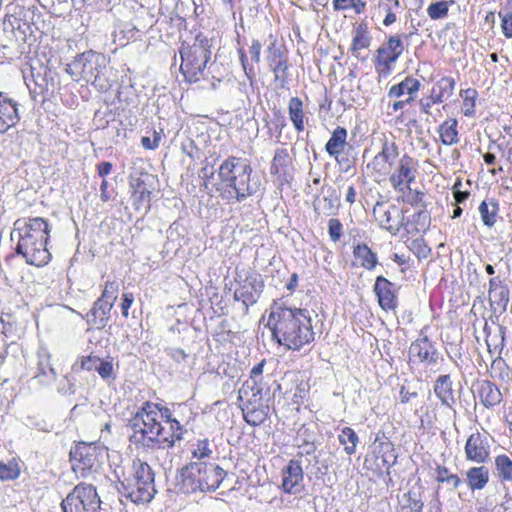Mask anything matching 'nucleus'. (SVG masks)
<instances>
[{"label":"nucleus","instance_id":"32","mask_svg":"<svg viewBox=\"0 0 512 512\" xmlns=\"http://www.w3.org/2000/svg\"><path fill=\"white\" fill-rule=\"evenodd\" d=\"M455 80L452 77H442L439 79L431 91L433 103H442L448 100L454 92Z\"/></svg>","mask_w":512,"mask_h":512},{"label":"nucleus","instance_id":"13","mask_svg":"<svg viewBox=\"0 0 512 512\" xmlns=\"http://www.w3.org/2000/svg\"><path fill=\"white\" fill-rule=\"evenodd\" d=\"M271 42L267 48V62L271 71L274 73L275 82H279L281 88L288 84V58L285 48L276 44V40L270 34Z\"/></svg>","mask_w":512,"mask_h":512},{"label":"nucleus","instance_id":"45","mask_svg":"<svg viewBox=\"0 0 512 512\" xmlns=\"http://www.w3.org/2000/svg\"><path fill=\"white\" fill-rule=\"evenodd\" d=\"M460 96L463 99L462 111H463L464 115H466V116L473 115L475 112V106H476L475 102H476V99L478 96L477 91L475 89L468 88V89L462 90L460 92Z\"/></svg>","mask_w":512,"mask_h":512},{"label":"nucleus","instance_id":"52","mask_svg":"<svg viewBox=\"0 0 512 512\" xmlns=\"http://www.w3.org/2000/svg\"><path fill=\"white\" fill-rule=\"evenodd\" d=\"M436 473V479L438 482L452 484L454 488H457L462 483L458 475L450 473L444 466H438L436 468Z\"/></svg>","mask_w":512,"mask_h":512},{"label":"nucleus","instance_id":"1","mask_svg":"<svg viewBox=\"0 0 512 512\" xmlns=\"http://www.w3.org/2000/svg\"><path fill=\"white\" fill-rule=\"evenodd\" d=\"M273 339L288 350H300L314 340L312 319L307 309L275 305L268 318Z\"/></svg>","mask_w":512,"mask_h":512},{"label":"nucleus","instance_id":"64","mask_svg":"<svg viewBox=\"0 0 512 512\" xmlns=\"http://www.w3.org/2000/svg\"><path fill=\"white\" fill-rule=\"evenodd\" d=\"M214 174V163H210L208 159H205L204 165L199 171V177L203 180H209L214 176Z\"/></svg>","mask_w":512,"mask_h":512},{"label":"nucleus","instance_id":"23","mask_svg":"<svg viewBox=\"0 0 512 512\" xmlns=\"http://www.w3.org/2000/svg\"><path fill=\"white\" fill-rule=\"evenodd\" d=\"M149 179V175H144L131 180L132 198L137 209L144 208L147 210L150 208L151 190L147 183Z\"/></svg>","mask_w":512,"mask_h":512},{"label":"nucleus","instance_id":"41","mask_svg":"<svg viewBox=\"0 0 512 512\" xmlns=\"http://www.w3.org/2000/svg\"><path fill=\"white\" fill-rule=\"evenodd\" d=\"M338 440L344 446L346 454L352 455L356 452L359 438L352 428L344 427L338 435Z\"/></svg>","mask_w":512,"mask_h":512},{"label":"nucleus","instance_id":"55","mask_svg":"<svg viewBox=\"0 0 512 512\" xmlns=\"http://www.w3.org/2000/svg\"><path fill=\"white\" fill-rule=\"evenodd\" d=\"M167 423L169 424V429L168 430L166 429V435L169 437L168 440L173 439V446H174L176 441H179L182 439L183 426L175 418H172Z\"/></svg>","mask_w":512,"mask_h":512},{"label":"nucleus","instance_id":"10","mask_svg":"<svg viewBox=\"0 0 512 512\" xmlns=\"http://www.w3.org/2000/svg\"><path fill=\"white\" fill-rule=\"evenodd\" d=\"M407 34H394L386 38L377 49L374 64L380 73L389 74L392 66L398 61L405 50L403 39L408 40Z\"/></svg>","mask_w":512,"mask_h":512},{"label":"nucleus","instance_id":"7","mask_svg":"<svg viewBox=\"0 0 512 512\" xmlns=\"http://www.w3.org/2000/svg\"><path fill=\"white\" fill-rule=\"evenodd\" d=\"M154 477L149 464L133 461L132 474L121 482L119 493L135 504L149 503L156 494Z\"/></svg>","mask_w":512,"mask_h":512},{"label":"nucleus","instance_id":"40","mask_svg":"<svg viewBox=\"0 0 512 512\" xmlns=\"http://www.w3.org/2000/svg\"><path fill=\"white\" fill-rule=\"evenodd\" d=\"M346 132L347 130H334L325 146L329 155L337 156L344 151L347 138Z\"/></svg>","mask_w":512,"mask_h":512},{"label":"nucleus","instance_id":"56","mask_svg":"<svg viewBox=\"0 0 512 512\" xmlns=\"http://www.w3.org/2000/svg\"><path fill=\"white\" fill-rule=\"evenodd\" d=\"M407 189L409 191L405 196V201L412 206L425 208L426 204L424 202V193L417 190H412L410 187Z\"/></svg>","mask_w":512,"mask_h":512},{"label":"nucleus","instance_id":"14","mask_svg":"<svg viewBox=\"0 0 512 512\" xmlns=\"http://www.w3.org/2000/svg\"><path fill=\"white\" fill-rule=\"evenodd\" d=\"M373 215L380 227L396 235L404 226V212L395 205L377 202L373 208Z\"/></svg>","mask_w":512,"mask_h":512},{"label":"nucleus","instance_id":"51","mask_svg":"<svg viewBox=\"0 0 512 512\" xmlns=\"http://www.w3.org/2000/svg\"><path fill=\"white\" fill-rule=\"evenodd\" d=\"M20 474V469L15 461L8 463L0 462V479L9 481L16 479Z\"/></svg>","mask_w":512,"mask_h":512},{"label":"nucleus","instance_id":"38","mask_svg":"<svg viewBox=\"0 0 512 512\" xmlns=\"http://www.w3.org/2000/svg\"><path fill=\"white\" fill-rule=\"evenodd\" d=\"M353 253L355 258L360 261L361 266L365 269L372 270L376 267L377 256L366 244H358L354 248Z\"/></svg>","mask_w":512,"mask_h":512},{"label":"nucleus","instance_id":"2","mask_svg":"<svg viewBox=\"0 0 512 512\" xmlns=\"http://www.w3.org/2000/svg\"><path fill=\"white\" fill-rule=\"evenodd\" d=\"M252 167L246 159L230 156L218 168L216 190L229 203L242 202L256 193L259 186L251 179Z\"/></svg>","mask_w":512,"mask_h":512},{"label":"nucleus","instance_id":"58","mask_svg":"<svg viewBox=\"0 0 512 512\" xmlns=\"http://www.w3.org/2000/svg\"><path fill=\"white\" fill-rule=\"evenodd\" d=\"M501 18V29L506 38H512V11L499 12Z\"/></svg>","mask_w":512,"mask_h":512},{"label":"nucleus","instance_id":"9","mask_svg":"<svg viewBox=\"0 0 512 512\" xmlns=\"http://www.w3.org/2000/svg\"><path fill=\"white\" fill-rule=\"evenodd\" d=\"M63 512H106L96 488L91 484L80 483L62 500Z\"/></svg>","mask_w":512,"mask_h":512},{"label":"nucleus","instance_id":"24","mask_svg":"<svg viewBox=\"0 0 512 512\" xmlns=\"http://www.w3.org/2000/svg\"><path fill=\"white\" fill-rule=\"evenodd\" d=\"M372 42V36L369 32L367 24L361 23L354 29L350 52L359 60H365L366 57L361 55V51L368 49Z\"/></svg>","mask_w":512,"mask_h":512},{"label":"nucleus","instance_id":"54","mask_svg":"<svg viewBox=\"0 0 512 512\" xmlns=\"http://www.w3.org/2000/svg\"><path fill=\"white\" fill-rule=\"evenodd\" d=\"M181 149L190 159L195 160L199 158L200 149L190 135L181 142Z\"/></svg>","mask_w":512,"mask_h":512},{"label":"nucleus","instance_id":"15","mask_svg":"<svg viewBox=\"0 0 512 512\" xmlns=\"http://www.w3.org/2000/svg\"><path fill=\"white\" fill-rule=\"evenodd\" d=\"M398 155V147L395 142L386 138L382 144L381 151L368 164V168L373 170L375 177L384 178L391 173L393 166L397 162Z\"/></svg>","mask_w":512,"mask_h":512},{"label":"nucleus","instance_id":"39","mask_svg":"<svg viewBox=\"0 0 512 512\" xmlns=\"http://www.w3.org/2000/svg\"><path fill=\"white\" fill-rule=\"evenodd\" d=\"M289 117L295 128H303L307 118L303 110V102L298 97H292L288 104Z\"/></svg>","mask_w":512,"mask_h":512},{"label":"nucleus","instance_id":"48","mask_svg":"<svg viewBox=\"0 0 512 512\" xmlns=\"http://www.w3.org/2000/svg\"><path fill=\"white\" fill-rule=\"evenodd\" d=\"M97 368L95 371L99 374V376L104 379H115V371L113 366V359L110 356H107L106 358H100L98 359V364L96 366Z\"/></svg>","mask_w":512,"mask_h":512},{"label":"nucleus","instance_id":"61","mask_svg":"<svg viewBox=\"0 0 512 512\" xmlns=\"http://www.w3.org/2000/svg\"><path fill=\"white\" fill-rule=\"evenodd\" d=\"M99 357L96 355L81 356L78 359L80 368L86 371H95Z\"/></svg>","mask_w":512,"mask_h":512},{"label":"nucleus","instance_id":"30","mask_svg":"<svg viewBox=\"0 0 512 512\" xmlns=\"http://www.w3.org/2000/svg\"><path fill=\"white\" fill-rule=\"evenodd\" d=\"M421 87V83L419 80L412 78V77H406L403 81H401L397 85H393L388 95L390 97H401L405 94L408 95V101H413L417 97V93Z\"/></svg>","mask_w":512,"mask_h":512},{"label":"nucleus","instance_id":"19","mask_svg":"<svg viewBox=\"0 0 512 512\" xmlns=\"http://www.w3.org/2000/svg\"><path fill=\"white\" fill-rule=\"evenodd\" d=\"M465 455L469 461L485 463L490 455L488 438L479 432L471 434L466 441Z\"/></svg>","mask_w":512,"mask_h":512},{"label":"nucleus","instance_id":"28","mask_svg":"<svg viewBox=\"0 0 512 512\" xmlns=\"http://www.w3.org/2000/svg\"><path fill=\"white\" fill-rule=\"evenodd\" d=\"M478 396L481 403L486 407H494L502 401V394L499 388L489 380H482L477 386Z\"/></svg>","mask_w":512,"mask_h":512},{"label":"nucleus","instance_id":"44","mask_svg":"<svg viewBox=\"0 0 512 512\" xmlns=\"http://www.w3.org/2000/svg\"><path fill=\"white\" fill-rule=\"evenodd\" d=\"M379 448V453H382V464L387 468V472L389 473V469L397 462V455L395 454L394 446L391 442L384 441L379 444Z\"/></svg>","mask_w":512,"mask_h":512},{"label":"nucleus","instance_id":"60","mask_svg":"<svg viewBox=\"0 0 512 512\" xmlns=\"http://www.w3.org/2000/svg\"><path fill=\"white\" fill-rule=\"evenodd\" d=\"M57 390L59 393L64 395L74 394L76 391L74 379L69 375H65L64 378L59 382Z\"/></svg>","mask_w":512,"mask_h":512},{"label":"nucleus","instance_id":"6","mask_svg":"<svg viewBox=\"0 0 512 512\" xmlns=\"http://www.w3.org/2000/svg\"><path fill=\"white\" fill-rule=\"evenodd\" d=\"M106 57L92 50L83 52L66 65V72L74 81L91 83L99 91L105 92L111 88L110 81L105 77Z\"/></svg>","mask_w":512,"mask_h":512},{"label":"nucleus","instance_id":"17","mask_svg":"<svg viewBox=\"0 0 512 512\" xmlns=\"http://www.w3.org/2000/svg\"><path fill=\"white\" fill-rule=\"evenodd\" d=\"M264 284L261 276L251 273L240 283L234 292V299L241 301L247 310L250 305L255 304L263 290Z\"/></svg>","mask_w":512,"mask_h":512},{"label":"nucleus","instance_id":"18","mask_svg":"<svg viewBox=\"0 0 512 512\" xmlns=\"http://www.w3.org/2000/svg\"><path fill=\"white\" fill-rule=\"evenodd\" d=\"M410 361L418 360L420 363L435 364L438 360V352L433 342L424 335L421 330L420 337L413 341L409 348Z\"/></svg>","mask_w":512,"mask_h":512},{"label":"nucleus","instance_id":"35","mask_svg":"<svg viewBox=\"0 0 512 512\" xmlns=\"http://www.w3.org/2000/svg\"><path fill=\"white\" fill-rule=\"evenodd\" d=\"M339 206L340 203L338 197L334 192H331L329 195L315 200L314 211L318 215L332 216L337 214Z\"/></svg>","mask_w":512,"mask_h":512},{"label":"nucleus","instance_id":"25","mask_svg":"<svg viewBox=\"0 0 512 512\" xmlns=\"http://www.w3.org/2000/svg\"><path fill=\"white\" fill-rule=\"evenodd\" d=\"M111 309L112 307H109L108 304L97 299L86 314L87 324L97 329H103L108 323Z\"/></svg>","mask_w":512,"mask_h":512},{"label":"nucleus","instance_id":"31","mask_svg":"<svg viewBox=\"0 0 512 512\" xmlns=\"http://www.w3.org/2000/svg\"><path fill=\"white\" fill-rule=\"evenodd\" d=\"M291 166V158L287 149L279 148L275 151L270 172L273 175L278 176L280 179H286L289 174V169Z\"/></svg>","mask_w":512,"mask_h":512},{"label":"nucleus","instance_id":"63","mask_svg":"<svg viewBox=\"0 0 512 512\" xmlns=\"http://www.w3.org/2000/svg\"><path fill=\"white\" fill-rule=\"evenodd\" d=\"M443 144L452 145L458 142L457 130H436Z\"/></svg>","mask_w":512,"mask_h":512},{"label":"nucleus","instance_id":"37","mask_svg":"<svg viewBox=\"0 0 512 512\" xmlns=\"http://www.w3.org/2000/svg\"><path fill=\"white\" fill-rule=\"evenodd\" d=\"M471 490H482L489 481V470L485 466L472 467L466 472Z\"/></svg>","mask_w":512,"mask_h":512},{"label":"nucleus","instance_id":"20","mask_svg":"<svg viewBox=\"0 0 512 512\" xmlns=\"http://www.w3.org/2000/svg\"><path fill=\"white\" fill-rule=\"evenodd\" d=\"M33 378L42 386H48L57 379V372L51 362V354L46 348H39Z\"/></svg>","mask_w":512,"mask_h":512},{"label":"nucleus","instance_id":"12","mask_svg":"<svg viewBox=\"0 0 512 512\" xmlns=\"http://www.w3.org/2000/svg\"><path fill=\"white\" fill-rule=\"evenodd\" d=\"M418 170L417 161L404 154L401 158L397 159L394 169L391 170L390 183L392 187L399 192H404L406 188L415 182Z\"/></svg>","mask_w":512,"mask_h":512},{"label":"nucleus","instance_id":"42","mask_svg":"<svg viewBox=\"0 0 512 512\" xmlns=\"http://www.w3.org/2000/svg\"><path fill=\"white\" fill-rule=\"evenodd\" d=\"M495 467L498 477L502 481L512 482V460L507 455H498L495 458Z\"/></svg>","mask_w":512,"mask_h":512},{"label":"nucleus","instance_id":"34","mask_svg":"<svg viewBox=\"0 0 512 512\" xmlns=\"http://www.w3.org/2000/svg\"><path fill=\"white\" fill-rule=\"evenodd\" d=\"M478 210L483 224L488 228H492L498 218V201L494 198L485 199L480 203Z\"/></svg>","mask_w":512,"mask_h":512},{"label":"nucleus","instance_id":"59","mask_svg":"<svg viewBox=\"0 0 512 512\" xmlns=\"http://www.w3.org/2000/svg\"><path fill=\"white\" fill-rule=\"evenodd\" d=\"M406 498L407 506L410 512H421L423 508V502L417 497L416 493L408 491L403 495Z\"/></svg>","mask_w":512,"mask_h":512},{"label":"nucleus","instance_id":"8","mask_svg":"<svg viewBox=\"0 0 512 512\" xmlns=\"http://www.w3.org/2000/svg\"><path fill=\"white\" fill-rule=\"evenodd\" d=\"M180 69L187 80L196 82L203 75L204 69L211 57L209 40L197 35L192 45H183L180 50Z\"/></svg>","mask_w":512,"mask_h":512},{"label":"nucleus","instance_id":"22","mask_svg":"<svg viewBox=\"0 0 512 512\" xmlns=\"http://www.w3.org/2000/svg\"><path fill=\"white\" fill-rule=\"evenodd\" d=\"M374 292L383 310H394L397 307L395 284L384 276H378L374 284Z\"/></svg>","mask_w":512,"mask_h":512},{"label":"nucleus","instance_id":"26","mask_svg":"<svg viewBox=\"0 0 512 512\" xmlns=\"http://www.w3.org/2000/svg\"><path fill=\"white\" fill-rule=\"evenodd\" d=\"M264 365L265 361L263 360L251 369L250 379L245 381L239 390L238 398L240 401H243L244 398H248L250 395L257 396V394L262 393V387L258 378H260L263 373Z\"/></svg>","mask_w":512,"mask_h":512},{"label":"nucleus","instance_id":"36","mask_svg":"<svg viewBox=\"0 0 512 512\" xmlns=\"http://www.w3.org/2000/svg\"><path fill=\"white\" fill-rule=\"evenodd\" d=\"M16 103L11 99H4L0 105V128H13L18 122Z\"/></svg>","mask_w":512,"mask_h":512},{"label":"nucleus","instance_id":"62","mask_svg":"<svg viewBox=\"0 0 512 512\" xmlns=\"http://www.w3.org/2000/svg\"><path fill=\"white\" fill-rule=\"evenodd\" d=\"M411 250L418 256V257H427V255L430 252V249L425 244L424 239L419 238L415 239L411 243Z\"/></svg>","mask_w":512,"mask_h":512},{"label":"nucleus","instance_id":"46","mask_svg":"<svg viewBox=\"0 0 512 512\" xmlns=\"http://www.w3.org/2000/svg\"><path fill=\"white\" fill-rule=\"evenodd\" d=\"M455 2L453 0L451 1H438L436 3H432L427 8V14L428 16L433 19H442L447 16L449 5L454 4Z\"/></svg>","mask_w":512,"mask_h":512},{"label":"nucleus","instance_id":"21","mask_svg":"<svg viewBox=\"0 0 512 512\" xmlns=\"http://www.w3.org/2000/svg\"><path fill=\"white\" fill-rule=\"evenodd\" d=\"M246 402L242 406L244 420L251 426L262 424L268 416V407L261 403L262 393L257 396L245 398Z\"/></svg>","mask_w":512,"mask_h":512},{"label":"nucleus","instance_id":"5","mask_svg":"<svg viewBox=\"0 0 512 512\" xmlns=\"http://www.w3.org/2000/svg\"><path fill=\"white\" fill-rule=\"evenodd\" d=\"M227 472L219 465L191 462L180 470L178 485L183 493L211 492L219 488Z\"/></svg>","mask_w":512,"mask_h":512},{"label":"nucleus","instance_id":"50","mask_svg":"<svg viewBox=\"0 0 512 512\" xmlns=\"http://www.w3.org/2000/svg\"><path fill=\"white\" fill-rule=\"evenodd\" d=\"M117 97L120 102H124L127 105H134L138 100L136 90L131 84L121 85L118 89Z\"/></svg>","mask_w":512,"mask_h":512},{"label":"nucleus","instance_id":"53","mask_svg":"<svg viewBox=\"0 0 512 512\" xmlns=\"http://www.w3.org/2000/svg\"><path fill=\"white\" fill-rule=\"evenodd\" d=\"M213 451L211 449V445L208 439L198 440L195 444V448L192 452L194 458L199 460L209 458L212 455Z\"/></svg>","mask_w":512,"mask_h":512},{"label":"nucleus","instance_id":"4","mask_svg":"<svg viewBox=\"0 0 512 512\" xmlns=\"http://www.w3.org/2000/svg\"><path fill=\"white\" fill-rule=\"evenodd\" d=\"M48 237L47 221L40 217L30 218L22 228H18L16 252L21 254L28 264L43 266L48 263L51 256L46 247Z\"/></svg>","mask_w":512,"mask_h":512},{"label":"nucleus","instance_id":"29","mask_svg":"<svg viewBox=\"0 0 512 512\" xmlns=\"http://www.w3.org/2000/svg\"><path fill=\"white\" fill-rule=\"evenodd\" d=\"M434 393L441 401L442 405L452 408L455 404V398L450 375H440L436 379L434 384Z\"/></svg>","mask_w":512,"mask_h":512},{"label":"nucleus","instance_id":"49","mask_svg":"<svg viewBox=\"0 0 512 512\" xmlns=\"http://www.w3.org/2000/svg\"><path fill=\"white\" fill-rule=\"evenodd\" d=\"M119 291V284L116 281H107L105 283L101 297L98 300H102L103 303L108 304L109 307H113Z\"/></svg>","mask_w":512,"mask_h":512},{"label":"nucleus","instance_id":"47","mask_svg":"<svg viewBox=\"0 0 512 512\" xmlns=\"http://www.w3.org/2000/svg\"><path fill=\"white\" fill-rule=\"evenodd\" d=\"M31 78L34 83V87L32 88L30 84H27L30 90V94L33 96V98L36 97V95H42L46 91H48V81L45 78V76H42L39 72L35 73L34 68L31 69Z\"/></svg>","mask_w":512,"mask_h":512},{"label":"nucleus","instance_id":"57","mask_svg":"<svg viewBox=\"0 0 512 512\" xmlns=\"http://www.w3.org/2000/svg\"><path fill=\"white\" fill-rule=\"evenodd\" d=\"M328 233H329L330 239L333 242L339 241L340 238L342 237V233H343V225H342V223L338 219H336V218L329 219V221H328Z\"/></svg>","mask_w":512,"mask_h":512},{"label":"nucleus","instance_id":"43","mask_svg":"<svg viewBox=\"0 0 512 512\" xmlns=\"http://www.w3.org/2000/svg\"><path fill=\"white\" fill-rule=\"evenodd\" d=\"M399 7V0H379V11L385 13V17L383 20V24L385 26H390L396 22L397 17L394 10L398 9Z\"/></svg>","mask_w":512,"mask_h":512},{"label":"nucleus","instance_id":"16","mask_svg":"<svg viewBox=\"0 0 512 512\" xmlns=\"http://www.w3.org/2000/svg\"><path fill=\"white\" fill-rule=\"evenodd\" d=\"M282 482L280 488L284 493L299 495L305 491L304 472L301 462L291 459L281 471Z\"/></svg>","mask_w":512,"mask_h":512},{"label":"nucleus","instance_id":"27","mask_svg":"<svg viewBox=\"0 0 512 512\" xmlns=\"http://www.w3.org/2000/svg\"><path fill=\"white\" fill-rule=\"evenodd\" d=\"M489 300L492 305L505 310L509 302V289L499 277L489 281Z\"/></svg>","mask_w":512,"mask_h":512},{"label":"nucleus","instance_id":"11","mask_svg":"<svg viewBox=\"0 0 512 512\" xmlns=\"http://www.w3.org/2000/svg\"><path fill=\"white\" fill-rule=\"evenodd\" d=\"M102 449L96 443L80 442L70 451V457L75 472H80L82 477L96 471L100 466Z\"/></svg>","mask_w":512,"mask_h":512},{"label":"nucleus","instance_id":"33","mask_svg":"<svg viewBox=\"0 0 512 512\" xmlns=\"http://www.w3.org/2000/svg\"><path fill=\"white\" fill-rule=\"evenodd\" d=\"M296 445L299 448L298 455H312L317 450L315 436L309 428L302 426L296 436Z\"/></svg>","mask_w":512,"mask_h":512},{"label":"nucleus","instance_id":"3","mask_svg":"<svg viewBox=\"0 0 512 512\" xmlns=\"http://www.w3.org/2000/svg\"><path fill=\"white\" fill-rule=\"evenodd\" d=\"M156 403L146 401L129 420L132 430L131 441L136 447L146 449H169L173 447V439L168 440L166 429L157 420Z\"/></svg>","mask_w":512,"mask_h":512}]
</instances>
